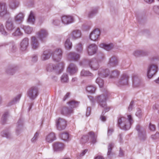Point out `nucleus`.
<instances>
[{
  "label": "nucleus",
  "instance_id": "nucleus-59",
  "mask_svg": "<svg viewBox=\"0 0 159 159\" xmlns=\"http://www.w3.org/2000/svg\"><path fill=\"white\" fill-rule=\"evenodd\" d=\"M15 36H20L22 34V33L21 32L19 27H18L14 33Z\"/></svg>",
  "mask_w": 159,
  "mask_h": 159
},
{
  "label": "nucleus",
  "instance_id": "nucleus-34",
  "mask_svg": "<svg viewBox=\"0 0 159 159\" xmlns=\"http://www.w3.org/2000/svg\"><path fill=\"white\" fill-rule=\"evenodd\" d=\"M79 102L75 101V100H71L69 101L68 102L69 106L70 107V109L76 107L78 106Z\"/></svg>",
  "mask_w": 159,
  "mask_h": 159
},
{
  "label": "nucleus",
  "instance_id": "nucleus-24",
  "mask_svg": "<svg viewBox=\"0 0 159 159\" xmlns=\"http://www.w3.org/2000/svg\"><path fill=\"white\" fill-rule=\"evenodd\" d=\"M73 110L67 107H63L61 110V114L67 116L70 115L73 112Z\"/></svg>",
  "mask_w": 159,
  "mask_h": 159
},
{
  "label": "nucleus",
  "instance_id": "nucleus-14",
  "mask_svg": "<svg viewBox=\"0 0 159 159\" xmlns=\"http://www.w3.org/2000/svg\"><path fill=\"white\" fill-rule=\"evenodd\" d=\"M118 60L115 56H112L109 60L108 66L110 67H114L118 65Z\"/></svg>",
  "mask_w": 159,
  "mask_h": 159
},
{
  "label": "nucleus",
  "instance_id": "nucleus-33",
  "mask_svg": "<svg viewBox=\"0 0 159 159\" xmlns=\"http://www.w3.org/2000/svg\"><path fill=\"white\" fill-rule=\"evenodd\" d=\"M148 53L145 51L142 50H138L135 51L134 53V55L136 57H138L140 56H146L148 55Z\"/></svg>",
  "mask_w": 159,
  "mask_h": 159
},
{
  "label": "nucleus",
  "instance_id": "nucleus-55",
  "mask_svg": "<svg viewBox=\"0 0 159 159\" xmlns=\"http://www.w3.org/2000/svg\"><path fill=\"white\" fill-rule=\"evenodd\" d=\"M39 134V133L37 132L34 134L33 138L31 139V141L33 143L35 142L37 139Z\"/></svg>",
  "mask_w": 159,
  "mask_h": 159
},
{
  "label": "nucleus",
  "instance_id": "nucleus-25",
  "mask_svg": "<svg viewBox=\"0 0 159 159\" xmlns=\"http://www.w3.org/2000/svg\"><path fill=\"white\" fill-rule=\"evenodd\" d=\"M19 2L17 0H9V6L12 9H15L18 7Z\"/></svg>",
  "mask_w": 159,
  "mask_h": 159
},
{
  "label": "nucleus",
  "instance_id": "nucleus-26",
  "mask_svg": "<svg viewBox=\"0 0 159 159\" xmlns=\"http://www.w3.org/2000/svg\"><path fill=\"white\" fill-rule=\"evenodd\" d=\"M48 34L47 31L45 29H42L38 33L37 35L38 37L40 40L43 41V39L45 38L48 35Z\"/></svg>",
  "mask_w": 159,
  "mask_h": 159
},
{
  "label": "nucleus",
  "instance_id": "nucleus-50",
  "mask_svg": "<svg viewBox=\"0 0 159 159\" xmlns=\"http://www.w3.org/2000/svg\"><path fill=\"white\" fill-rule=\"evenodd\" d=\"M96 82L99 85V86L100 87H102L104 84L103 80L100 78L98 77L96 80Z\"/></svg>",
  "mask_w": 159,
  "mask_h": 159
},
{
  "label": "nucleus",
  "instance_id": "nucleus-60",
  "mask_svg": "<svg viewBox=\"0 0 159 159\" xmlns=\"http://www.w3.org/2000/svg\"><path fill=\"white\" fill-rule=\"evenodd\" d=\"M151 137L153 139H156L159 138V133L157 132L155 134L152 135Z\"/></svg>",
  "mask_w": 159,
  "mask_h": 159
},
{
  "label": "nucleus",
  "instance_id": "nucleus-22",
  "mask_svg": "<svg viewBox=\"0 0 159 159\" xmlns=\"http://www.w3.org/2000/svg\"><path fill=\"white\" fill-rule=\"evenodd\" d=\"M98 72L99 76L103 77H107L110 74L109 70L108 69H100L99 70Z\"/></svg>",
  "mask_w": 159,
  "mask_h": 159
},
{
  "label": "nucleus",
  "instance_id": "nucleus-48",
  "mask_svg": "<svg viewBox=\"0 0 159 159\" xmlns=\"http://www.w3.org/2000/svg\"><path fill=\"white\" fill-rule=\"evenodd\" d=\"M86 90L89 93H93L96 90V88L93 86H89L86 87Z\"/></svg>",
  "mask_w": 159,
  "mask_h": 159
},
{
  "label": "nucleus",
  "instance_id": "nucleus-4",
  "mask_svg": "<svg viewBox=\"0 0 159 159\" xmlns=\"http://www.w3.org/2000/svg\"><path fill=\"white\" fill-rule=\"evenodd\" d=\"M39 94V90L36 87L33 86L30 88L27 92L28 96L32 100H34Z\"/></svg>",
  "mask_w": 159,
  "mask_h": 159
},
{
  "label": "nucleus",
  "instance_id": "nucleus-49",
  "mask_svg": "<svg viewBox=\"0 0 159 159\" xmlns=\"http://www.w3.org/2000/svg\"><path fill=\"white\" fill-rule=\"evenodd\" d=\"M62 57V56H58L55 54H53L52 59L55 62H59L61 60Z\"/></svg>",
  "mask_w": 159,
  "mask_h": 159
},
{
  "label": "nucleus",
  "instance_id": "nucleus-16",
  "mask_svg": "<svg viewBox=\"0 0 159 159\" xmlns=\"http://www.w3.org/2000/svg\"><path fill=\"white\" fill-rule=\"evenodd\" d=\"M97 46L95 44H92L88 47L87 51L89 55H92L95 54L97 51Z\"/></svg>",
  "mask_w": 159,
  "mask_h": 159
},
{
  "label": "nucleus",
  "instance_id": "nucleus-53",
  "mask_svg": "<svg viewBox=\"0 0 159 159\" xmlns=\"http://www.w3.org/2000/svg\"><path fill=\"white\" fill-rule=\"evenodd\" d=\"M89 140V137L87 135L83 136L81 138L80 141L83 143H85L87 142Z\"/></svg>",
  "mask_w": 159,
  "mask_h": 159
},
{
  "label": "nucleus",
  "instance_id": "nucleus-56",
  "mask_svg": "<svg viewBox=\"0 0 159 159\" xmlns=\"http://www.w3.org/2000/svg\"><path fill=\"white\" fill-rule=\"evenodd\" d=\"M21 97V94H19L16 97H15L12 101V102L15 103L17 102L20 99Z\"/></svg>",
  "mask_w": 159,
  "mask_h": 159
},
{
  "label": "nucleus",
  "instance_id": "nucleus-44",
  "mask_svg": "<svg viewBox=\"0 0 159 159\" xmlns=\"http://www.w3.org/2000/svg\"><path fill=\"white\" fill-rule=\"evenodd\" d=\"M114 146V144L113 143H111L109 144L108 146V152L107 156L108 157H110V155L112 154L111 150Z\"/></svg>",
  "mask_w": 159,
  "mask_h": 159
},
{
  "label": "nucleus",
  "instance_id": "nucleus-2",
  "mask_svg": "<svg viewBox=\"0 0 159 159\" xmlns=\"http://www.w3.org/2000/svg\"><path fill=\"white\" fill-rule=\"evenodd\" d=\"M64 67V65L63 62L59 63L56 66L50 64L47 65L46 70L48 71H52L53 70H55L56 73L58 74H59L62 72Z\"/></svg>",
  "mask_w": 159,
  "mask_h": 159
},
{
  "label": "nucleus",
  "instance_id": "nucleus-64",
  "mask_svg": "<svg viewBox=\"0 0 159 159\" xmlns=\"http://www.w3.org/2000/svg\"><path fill=\"white\" fill-rule=\"evenodd\" d=\"M134 103V101H132L130 102L129 106L128 107V109L129 111H132L133 109V105Z\"/></svg>",
  "mask_w": 159,
  "mask_h": 159
},
{
  "label": "nucleus",
  "instance_id": "nucleus-8",
  "mask_svg": "<svg viewBox=\"0 0 159 159\" xmlns=\"http://www.w3.org/2000/svg\"><path fill=\"white\" fill-rule=\"evenodd\" d=\"M88 64L90 68L93 70H97L99 67L98 61L96 58L90 60L89 61Z\"/></svg>",
  "mask_w": 159,
  "mask_h": 159
},
{
  "label": "nucleus",
  "instance_id": "nucleus-15",
  "mask_svg": "<svg viewBox=\"0 0 159 159\" xmlns=\"http://www.w3.org/2000/svg\"><path fill=\"white\" fill-rule=\"evenodd\" d=\"M7 13L6 3L3 2H0V16L2 17Z\"/></svg>",
  "mask_w": 159,
  "mask_h": 159
},
{
  "label": "nucleus",
  "instance_id": "nucleus-62",
  "mask_svg": "<svg viewBox=\"0 0 159 159\" xmlns=\"http://www.w3.org/2000/svg\"><path fill=\"white\" fill-rule=\"evenodd\" d=\"M153 10L155 13L159 15V6H154Z\"/></svg>",
  "mask_w": 159,
  "mask_h": 159
},
{
  "label": "nucleus",
  "instance_id": "nucleus-45",
  "mask_svg": "<svg viewBox=\"0 0 159 159\" xmlns=\"http://www.w3.org/2000/svg\"><path fill=\"white\" fill-rule=\"evenodd\" d=\"M64 45L66 49H70L72 48V43L69 39H67Z\"/></svg>",
  "mask_w": 159,
  "mask_h": 159
},
{
  "label": "nucleus",
  "instance_id": "nucleus-57",
  "mask_svg": "<svg viewBox=\"0 0 159 159\" xmlns=\"http://www.w3.org/2000/svg\"><path fill=\"white\" fill-rule=\"evenodd\" d=\"M57 55L62 56V51L61 49L58 48L56 49L53 54H55Z\"/></svg>",
  "mask_w": 159,
  "mask_h": 159
},
{
  "label": "nucleus",
  "instance_id": "nucleus-9",
  "mask_svg": "<svg viewBox=\"0 0 159 159\" xmlns=\"http://www.w3.org/2000/svg\"><path fill=\"white\" fill-rule=\"evenodd\" d=\"M80 58V55L75 52H70L67 55V58L69 60L77 61Z\"/></svg>",
  "mask_w": 159,
  "mask_h": 159
},
{
  "label": "nucleus",
  "instance_id": "nucleus-39",
  "mask_svg": "<svg viewBox=\"0 0 159 159\" xmlns=\"http://www.w3.org/2000/svg\"><path fill=\"white\" fill-rule=\"evenodd\" d=\"M60 138L64 141L67 140L69 138V134L66 132H64L59 134Z\"/></svg>",
  "mask_w": 159,
  "mask_h": 159
},
{
  "label": "nucleus",
  "instance_id": "nucleus-21",
  "mask_svg": "<svg viewBox=\"0 0 159 159\" xmlns=\"http://www.w3.org/2000/svg\"><path fill=\"white\" fill-rule=\"evenodd\" d=\"M67 70L70 75H72L77 71L78 68L74 64L71 63L68 67Z\"/></svg>",
  "mask_w": 159,
  "mask_h": 159
},
{
  "label": "nucleus",
  "instance_id": "nucleus-52",
  "mask_svg": "<svg viewBox=\"0 0 159 159\" xmlns=\"http://www.w3.org/2000/svg\"><path fill=\"white\" fill-rule=\"evenodd\" d=\"M0 32L2 34L4 35H7V33L5 30L3 25L1 23H0Z\"/></svg>",
  "mask_w": 159,
  "mask_h": 159
},
{
  "label": "nucleus",
  "instance_id": "nucleus-47",
  "mask_svg": "<svg viewBox=\"0 0 159 159\" xmlns=\"http://www.w3.org/2000/svg\"><path fill=\"white\" fill-rule=\"evenodd\" d=\"M1 134L2 137H5L7 139H10L11 138L10 134L7 131H2L1 133Z\"/></svg>",
  "mask_w": 159,
  "mask_h": 159
},
{
  "label": "nucleus",
  "instance_id": "nucleus-42",
  "mask_svg": "<svg viewBox=\"0 0 159 159\" xmlns=\"http://www.w3.org/2000/svg\"><path fill=\"white\" fill-rule=\"evenodd\" d=\"M98 12V9L97 8L93 9L90 11L88 14V17L91 18L94 16Z\"/></svg>",
  "mask_w": 159,
  "mask_h": 159
},
{
  "label": "nucleus",
  "instance_id": "nucleus-40",
  "mask_svg": "<svg viewBox=\"0 0 159 159\" xmlns=\"http://www.w3.org/2000/svg\"><path fill=\"white\" fill-rule=\"evenodd\" d=\"M89 134L90 135L92 142L93 144L95 143L96 142V139L97 138V135H96L94 133L93 131H90L89 133Z\"/></svg>",
  "mask_w": 159,
  "mask_h": 159
},
{
  "label": "nucleus",
  "instance_id": "nucleus-19",
  "mask_svg": "<svg viewBox=\"0 0 159 159\" xmlns=\"http://www.w3.org/2000/svg\"><path fill=\"white\" fill-rule=\"evenodd\" d=\"M52 54V53L50 50L45 51L41 56V59L43 61L47 60L49 58Z\"/></svg>",
  "mask_w": 159,
  "mask_h": 159
},
{
  "label": "nucleus",
  "instance_id": "nucleus-37",
  "mask_svg": "<svg viewBox=\"0 0 159 159\" xmlns=\"http://www.w3.org/2000/svg\"><path fill=\"white\" fill-rule=\"evenodd\" d=\"M9 116V112L6 111L3 114L1 119V122L2 125L5 124L7 120V117Z\"/></svg>",
  "mask_w": 159,
  "mask_h": 159
},
{
  "label": "nucleus",
  "instance_id": "nucleus-63",
  "mask_svg": "<svg viewBox=\"0 0 159 159\" xmlns=\"http://www.w3.org/2000/svg\"><path fill=\"white\" fill-rule=\"evenodd\" d=\"M104 114L105 113H104V111H102V115L100 117V119L103 121H105L106 120V117L104 116Z\"/></svg>",
  "mask_w": 159,
  "mask_h": 159
},
{
  "label": "nucleus",
  "instance_id": "nucleus-51",
  "mask_svg": "<svg viewBox=\"0 0 159 159\" xmlns=\"http://www.w3.org/2000/svg\"><path fill=\"white\" fill-rule=\"evenodd\" d=\"M75 49L78 52H81L83 50V46L82 44L80 43H79L76 46Z\"/></svg>",
  "mask_w": 159,
  "mask_h": 159
},
{
  "label": "nucleus",
  "instance_id": "nucleus-36",
  "mask_svg": "<svg viewBox=\"0 0 159 159\" xmlns=\"http://www.w3.org/2000/svg\"><path fill=\"white\" fill-rule=\"evenodd\" d=\"M35 18L33 12L31 11L29 15L28 22L31 24H34L35 22Z\"/></svg>",
  "mask_w": 159,
  "mask_h": 159
},
{
  "label": "nucleus",
  "instance_id": "nucleus-12",
  "mask_svg": "<svg viewBox=\"0 0 159 159\" xmlns=\"http://www.w3.org/2000/svg\"><path fill=\"white\" fill-rule=\"evenodd\" d=\"M18 67L14 65H9L6 70V72L8 74L12 75L18 70Z\"/></svg>",
  "mask_w": 159,
  "mask_h": 159
},
{
  "label": "nucleus",
  "instance_id": "nucleus-38",
  "mask_svg": "<svg viewBox=\"0 0 159 159\" xmlns=\"http://www.w3.org/2000/svg\"><path fill=\"white\" fill-rule=\"evenodd\" d=\"M120 74V72L117 70L111 71L110 73V77L111 78H116L118 77Z\"/></svg>",
  "mask_w": 159,
  "mask_h": 159
},
{
  "label": "nucleus",
  "instance_id": "nucleus-20",
  "mask_svg": "<svg viewBox=\"0 0 159 159\" xmlns=\"http://www.w3.org/2000/svg\"><path fill=\"white\" fill-rule=\"evenodd\" d=\"M24 17V14L20 12L14 17V21L17 23L20 24L23 21Z\"/></svg>",
  "mask_w": 159,
  "mask_h": 159
},
{
  "label": "nucleus",
  "instance_id": "nucleus-35",
  "mask_svg": "<svg viewBox=\"0 0 159 159\" xmlns=\"http://www.w3.org/2000/svg\"><path fill=\"white\" fill-rule=\"evenodd\" d=\"M20 28L24 30L25 33L27 34H31L32 31V29L28 26H25L21 25H20Z\"/></svg>",
  "mask_w": 159,
  "mask_h": 159
},
{
  "label": "nucleus",
  "instance_id": "nucleus-30",
  "mask_svg": "<svg viewBox=\"0 0 159 159\" xmlns=\"http://www.w3.org/2000/svg\"><path fill=\"white\" fill-rule=\"evenodd\" d=\"M56 139L55 134L51 133L48 134L46 137V140L48 143H51Z\"/></svg>",
  "mask_w": 159,
  "mask_h": 159
},
{
  "label": "nucleus",
  "instance_id": "nucleus-29",
  "mask_svg": "<svg viewBox=\"0 0 159 159\" xmlns=\"http://www.w3.org/2000/svg\"><path fill=\"white\" fill-rule=\"evenodd\" d=\"M53 148L55 151H60L64 148L63 144L59 142H56L53 144Z\"/></svg>",
  "mask_w": 159,
  "mask_h": 159
},
{
  "label": "nucleus",
  "instance_id": "nucleus-5",
  "mask_svg": "<svg viewBox=\"0 0 159 159\" xmlns=\"http://www.w3.org/2000/svg\"><path fill=\"white\" fill-rule=\"evenodd\" d=\"M158 70V67L157 65L153 64H150L148 67L147 73L148 78H151L155 75Z\"/></svg>",
  "mask_w": 159,
  "mask_h": 159
},
{
  "label": "nucleus",
  "instance_id": "nucleus-46",
  "mask_svg": "<svg viewBox=\"0 0 159 159\" xmlns=\"http://www.w3.org/2000/svg\"><path fill=\"white\" fill-rule=\"evenodd\" d=\"M69 78L68 75L66 74H63L61 76V81L62 83L67 82L68 81Z\"/></svg>",
  "mask_w": 159,
  "mask_h": 159
},
{
  "label": "nucleus",
  "instance_id": "nucleus-41",
  "mask_svg": "<svg viewBox=\"0 0 159 159\" xmlns=\"http://www.w3.org/2000/svg\"><path fill=\"white\" fill-rule=\"evenodd\" d=\"M80 75L82 76H93V74L89 71L83 70L80 72Z\"/></svg>",
  "mask_w": 159,
  "mask_h": 159
},
{
  "label": "nucleus",
  "instance_id": "nucleus-1",
  "mask_svg": "<svg viewBox=\"0 0 159 159\" xmlns=\"http://www.w3.org/2000/svg\"><path fill=\"white\" fill-rule=\"evenodd\" d=\"M128 119L126 118L120 116L118 117L117 125L121 129L125 130L130 129L131 125L134 121L131 115L128 116Z\"/></svg>",
  "mask_w": 159,
  "mask_h": 159
},
{
  "label": "nucleus",
  "instance_id": "nucleus-54",
  "mask_svg": "<svg viewBox=\"0 0 159 159\" xmlns=\"http://www.w3.org/2000/svg\"><path fill=\"white\" fill-rule=\"evenodd\" d=\"M142 114L143 113L142 112L141 110L139 108H137V111L135 114L139 118H141L142 117Z\"/></svg>",
  "mask_w": 159,
  "mask_h": 159
},
{
  "label": "nucleus",
  "instance_id": "nucleus-43",
  "mask_svg": "<svg viewBox=\"0 0 159 159\" xmlns=\"http://www.w3.org/2000/svg\"><path fill=\"white\" fill-rule=\"evenodd\" d=\"M114 146V144L113 143H111L109 144L108 146V152L107 156L108 157H110V155L112 154L111 150Z\"/></svg>",
  "mask_w": 159,
  "mask_h": 159
},
{
  "label": "nucleus",
  "instance_id": "nucleus-23",
  "mask_svg": "<svg viewBox=\"0 0 159 159\" xmlns=\"http://www.w3.org/2000/svg\"><path fill=\"white\" fill-rule=\"evenodd\" d=\"M23 120L20 118L17 122V126L16 129V133L17 135H19L23 129Z\"/></svg>",
  "mask_w": 159,
  "mask_h": 159
},
{
  "label": "nucleus",
  "instance_id": "nucleus-61",
  "mask_svg": "<svg viewBox=\"0 0 159 159\" xmlns=\"http://www.w3.org/2000/svg\"><path fill=\"white\" fill-rule=\"evenodd\" d=\"M149 128L151 131H154L156 130V126L155 125L150 123L149 126Z\"/></svg>",
  "mask_w": 159,
  "mask_h": 159
},
{
  "label": "nucleus",
  "instance_id": "nucleus-58",
  "mask_svg": "<svg viewBox=\"0 0 159 159\" xmlns=\"http://www.w3.org/2000/svg\"><path fill=\"white\" fill-rule=\"evenodd\" d=\"M97 57L98 60L99 61H102L104 57V55L102 52H99L98 53Z\"/></svg>",
  "mask_w": 159,
  "mask_h": 159
},
{
  "label": "nucleus",
  "instance_id": "nucleus-10",
  "mask_svg": "<svg viewBox=\"0 0 159 159\" xmlns=\"http://www.w3.org/2000/svg\"><path fill=\"white\" fill-rule=\"evenodd\" d=\"M107 94H102L97 97V102L101 107H104L106 103Z\"/></svg>",
  "mask_w": 159,
  "mask_h": 159
},
{
  "label": "nucleus",
  "instance_id": "nucleus-6",
  "mask_svg": "<svg viewBox=\"0 0 159 159\" xmlns=\"http://www.w3.org/2000/svg\"><path fill=\"white\" fill-rule=\"evenodd\" d=\"M56 125L58 130H63L65 129L67 125L66 121L65 119L59 118L56 120Z\"/></svg>",
  "mask_w": 159,
  "mask_h": 159
},
{
  "label": "nucleus",
  "instance_id": "nucleus-11",
  "mask_svg": "<svg viewBox=\"0 0 159 159\" xmlns=\"http://www.w3.org/2000/svg\"><path fill=\"white\" fill-rule=\"evenodd\" d=\"M100 34L99 29H96L91 33L89 35V38L92 40H97L99 38Z\"/></svg>",
  "mask_w": 159,
  "mask_h": 159
},
{
  "label": "nucleus",
  "instance_id": "nucleus-13",
  "mask_svg": "<svg viewBox=\"0 0 159 159\" xmlns=\"http://www.w3.org/2000/svg\"><path fill=\"white\" fill-rule=\"evenodd\" d=\"M62 22L65 25L70 24L74 21L73 17L70 16H64L61 17Z\"/></svg>",
  "mask_w": 159,
  "mask_h": 159
},
{
  "label": "nucleus",
  "instance_id": "nucleus-18",
  "mask_svg": "<svg viewBox=\"0 0 159 159\" xmlns=\"http://www.w3.org/2000/svg\"><path fill=\"white\" fill-rule=\"evenodd\" d=\"M29 39L25 38L23 39L20 43V49L23 51L26 50L29 46Z\"/></svg>",
  "mask_w": 159,
  "mask_h": 159
},
{
  "label": "nucleus",
  "instance_id": "nucleus-32",
  "mask_svg": "<svg viewBox=\"0 0 159 159\" xmlns=\"http://www.w3.org/2000/svg\"><path fill=\"white\" fill-rule=\"evenodd\" d=\"M100 47L108 51L111 50L113 47V45L112 43L107 44L104 43L100 44Z\"/></svg>",
  "mask_w": 159,
  "mask_h": 159
},
{
  "label": "nucleus",
  "instance_id": "nucleus-28",
  "mask_svg": "<svg viewBox=\"0 0 159 159\" xmlns=\"http://www.w3.org/2000/svg\"><path fill=\"white\" fill-rule=\"evenodd\" d=\"M38 41L35 37H32L31 39V45L33 49H37L39 46Z\"/></svg>",
  "mask_w": 159,
  "mask_h": 159
},
{
  "label": "nucleus",
  "instance_id": "nucleus-7",
  "mask_svg": "<svg viewBox=\"0 0 159 159\" xmlns=\"http://www.w3.org/2000/svg\"><path fill=\"white\" fill-rule=\"evenodd\" d=\"M136 129L138 132V136L140 139L144 140L146 139L145 131L142 129L140 126L137 125L136 127Z\"/></svg>",
  "mask_w": 159,
  "mask_h": 159
},
{
  "label": "nucleus",
  "instance_id": "nucleus-3",
  "mask_svg": "<svg viewBox=\"0 0 159 159\" xmlns=\"http://www.w3.org/2000/svg\"><path fill=\"white\" fill-rule=\"evenodd\" d=\"M129 78V76L127 74H123L119 79L115 82V84L119 87L128 85Z\"/></svg>",
  "mask_w": 159,
  "mask_h": 159
},
{
  "label": "nucleus",
  "instance_id": "nucleus-31",
  "mask_svg": "<svg viewBox=\"0 0 159 159\" xmlns=\"http://www.w3.org/2000/svg\"><path fill=\"white\" fill-rule=\"evenodd\" d=\"M73 39H76L80 37L81 36V32L80 30H74L71 33Z\"/></svg>",
  "mask_w": 159,
  "mask_h": 159
},
{
  "label": "nucleus",
  "instance_id": "nucleus-27",
  "mask_svg": "<svg viewBox=\"0 0 159 159\" xmlns=\"http://www.w3.org/2000/svg\"><path fill=\"white\" fill-rule=\"evenodd\" d=\"M6 27L7 30L9 31H12L15 28V26L12 21L9 19H8L6 22Z\"/></svg>",
  "mask_w": 159,
  "mask_h": 159
},
{
  "label": "nucleus",
  "instance_id": "nucleus-17",
  "mask_svg": "<svg viewBox=\"0 0 159 159\" xmlns=\"http://www.w3.org/2000/svg\"><path fill=\"white\" fill-rule=\"evenodd\" d=\"M133 85L134 87H138L140 84L141 79L136 74H134L132 75Z\"/></svg>",
  "mask_w": 159,
  "mask_h": 159
}]
</instances>
